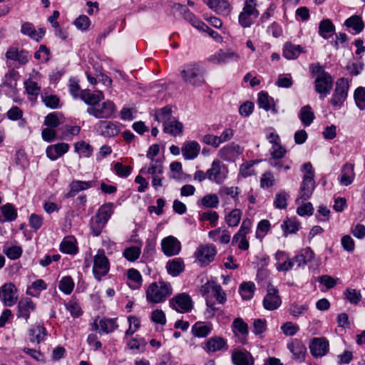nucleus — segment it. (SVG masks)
I'll return each mask as SVG.
<instances>
[{"instance_id":"f257e3e1","label":"nucleus","mask_w":365,"mask_h":365,"mask_svg":"<svg viewBox=\"0 0 365 365\" xmlns=\"http://www.w3.org/2000/svg\"><path fill=\"white\" fill-rule=\"evenodd\" d=\"M205 70L200 63L190 62L185 64L180 70V76L184 82L195 87L205 84Z\"/></svg>"},{"instance_id":"f03ea898","label":"nucleus","mask_w":365,"mask_h":365,"mask_svg":"<svg viewBox=\"0 0 365 365\" xmlns=\"http://www.w3.org/2000/svg\"><path fill=\"white\" fill-rule=\"evenodd\" d=\"M173 293L170 283L158 281L151 283L146 289V299L148 302L158 304L165 302Z\"/></svg>"},{"instance_id":"7ed1b4c3","label":"nucleus","mask_w":365,"mask_h":365,"mask_svg":"<svg viewBox=\"0 0 365 365\" xmlns=\"http://www.w3.org/2000/svg\"><path fill=\"white\" fill-rule=\"evenodd\" d=\"M110 262L103 250H98L94 257L93 273L96 280L101 281L109 272Z\"/></svg>"},{"instance_id":"20e7f679","label":"nucleus","mask_w":365,"mask_h":365,"mask_svg":"<svg viewBox=\"0 0 365 365\" xmlns=\"http://www.w3.org/2000/svg\"><path fill=\"white\" fill-rule=\"evenodd\" d=\"M115 110V105L110 101L98 103L87 108V113L96 118H109L113 116Z\"/></svg>"},{"instance_id":"39448f33","label":"nucleus","mask_w":365,"mask_h":365,"mask_svg":"<svg viewBox=\"0 0 365 365\" xmlns=\"http://www.w3.org/2000/svg\"><path fill=\"white\" fill-rule=\"evenodd\" d=\"M170 307L180 313H187L191 311L193 303L191 297L186 293H180L170 299Z\"/></svg>"},{"instance_id":"423d86ee","label":"nucleus","mask_w":365,"mask_h":365,"mask_svg":"<svg viewBox=\"0 0 365 365\" xmlns=\"http://www.w3.org/2000/svg\"><path fill=\"white\" fill-rule=\"evenodd\" d=\"M227 168L219 160L212 162L211 168L207 170V178L217 184H221L226 179Z\"/></svg>"},{"instance_id":"0eeeda50","label":"nucleus","mask_w":365,"mask_h":365,"mask_svg":"<svg viewBox=\"0 0 365 365\" xmlns=\"http://www.w3.org/2000/svg\"><path fill=\"white\" fill-rule=\"evenodd\" d=\"M253 3L254 0L247 1L239 15V24L244 28L250 27L253 24V19L258 16V11Z\"/></svg>"},{"instance_id":"6e6552de","label":"nucleus","mask_w":365,"mask_h":365,"mask_svg":"<svg viewBox=\"0 0 365 365\" xmlns=\"http://www.w3.org/2000/svg\"><path fill=\"white\" fill-rule=\"evenodd\" d=\"M349 90L348 81L344 78H340L336 83V88L331 99L333 106H341L347 97Z\"/></svg>"},{"instance_id":"1a4fd4ad","label":"nucleus","mask_w":365,"mask_h":365,"mask_svg":"<svg viewBox=\"0 0 365 365\" xmlns=\"http://www.w3.org/2000/svg\"><path fill=\"white\" fill-rule=\"evenodd\" d=\"M0 300L6 307H12L18 300L17 289L12 283H6L0 287Z\"/></svg>"},{"instance_id":"9d476101","label":"nucleus","mask_w":365,"mask_h":365,"mask_svg":"<svg viewBox=\"0 0 365 365\" xmlns=\"http://www.w3.org/2000/svg\"><path fill=\"white\" fill-rule=\"evenodd\" d=\"M333 86V78L329 73H323L317 76L314 81V88L320 94V98L324 99L329 93Z\"/></svg>"},{"instance_id":"9b49d317","label":"nucleus","mask_w":365,"mask_h":365,"mask_svg":"<svg viewBox=\"0 0 365 365\" xmlns=\"http://www.w3.org/2000/svg\"><path fill=\"white\" fill-rule=\"evenodd\" d=\"M282 304L277 289L272 285L268 286L267 293L263 299V306L267 310H275Z\"/></svg>"},{"instance_id":"f8f14e48","label":"nucleus","mask_w":365,"mask_h":365,"mask_svg":"<svg viewBox=\"0 0 365 365\" xmlns=\"http://www.w3.org/2000/svg\"><path fill=\"white\" fill-rule=\"evenodd\" d=\"M161 247L163 253L168 257L178 255L181 250L180 241L173 236H168L162 240Z\"/></svg>"},{"instance_id":"ddd939ff","label":"nucleus","mask_w":365,"mask_h":365,"mask_svg":"<svg viewBox=\"0 0 365 365\" xmlns=\"http://www.w3.org/2000/svg\"><path fill=\"white\" fill-rule=\"evenodd\" d=\"M242 153V148L235 143L224 146L218 152V156L225 161H235Z\"/></svg>"},{"instance_id":"4468645a","label":"nucleus","mask_w":365,"mask_h":365,"mask_svg":"<svg viewBox=\"0 0 365 365\" xmlns=\"http://www.w3.org/2000/svg\"><path fill=\"white\" fill-rule=\"evenodd\" d=\"M36 309V304L29 297L22 298L19 300L17 305V318H23L28 322L30 314Z\"/></svg>"},{"instance_id":"2eb2a0df","label":"nucleus","mask_w":365,"mask_h":365,"mask_svg":"<svg viewBox=\"0 0 365 365\" xmlns=\"http://www.w3.org/2000/svg\"><path fill=\"white\" fill-rule=\"evenodd\" d=\"M216 254L217 251L213 245L202 246L195 252L197 259L205 265L213 261Z\"/></svg>"},{"instance_id":"dca6fc26","label":"nucleus","mask_w":365,"mask_h":365,"mask_svg":"<svg viewBox=\"0 0 365 365\" xmlns=\"http://www.w3.org/2000/svg\"><path fill=\"white\" fill-rule=\"evenodd\" d=\"M5 56L7 60L18 62L20 66L26 65L30 58L29 52L25 50H19L15 47H10L6 52Z\"/></svg>"},{"instance_id":"f3484780","label":"nucleus","mask_w":365,"mask_h":365,"mask_svg":"<svg viewBox=\"0 0 365 365\" xmlns=\"http://www.w3.org/2000/svg\"><path fill=\"white\" fill-rule=\"evenodd\" d=\"M240 56L231 50H220L209 57V61L215 64L226 63L231 60L238 61Z\"/></svg>"},{"instance_id":"a211bd4d","label":"nucleus","mask_w":365,"mask_h":365,"mask_svg":"<svg viewBox=\"0 0 365 365\" xmlns=\"http://www.w3.org/2000/svg\"><path fill=\"white\" fill-rule=\"evenodd\" d=\"M315 187V181L314 179L309 177H303V180L302 182L300 190H299V195L297 199V202L299 200H307L309 199L313 193V191Z\"/></svg>"},{"instance_id":"6ab92c4d","label":"nucleus","mask_w":365,"mask_h":365,"mask_svg":"<svg viewBox=\"0 0 365 365\" xmlns=\"http://www.w3.org/2000/svg\"><path fill=\"white\" fill-rule=\"evenodd\" d=\"M69 149V145L65 143H60L47 147L46 153L47 157L51 160H56Z\"/></svg>"},{"instance_id":"aec40b11","label":"nucleus","mask_w":365,"mask_h":365,"mask_svg":"<svg viewBox=\"0 0 365 365\" xmlns=\"http://www.w3.org/2000/svg\"><path fill=\"white\" fill-rule=\"evenodd\" d=\"M207 6L218 14L228 15L230 11V4L225 0H203Z\"/></svg>"},{"instance_id":"412c9836","label":"nucleus","mask_w":365,"mask_h":365,"mask_svg":"<svg viewBox=\"0 0 365 365\" xmlns=\"http://www.w3.org/2000/svg\"><path fill=\"white\" fill-rule=\"evenodd\" d=\"M232 361L235 365H254V359L247 351L235 350L232 354Z\"/></svg>"},{"instance_id":"4be33fe9","label":"nucleus","mask_w":365,"mask_h":365,"mask_svg":"<svg viewBox=\"0 0 365 365\" xmlns=\"http://www.w3.org/2000/svg\"><path fill=\"white\" fill-rule=\"evenodd\" d=\"M21 32L22 34L29 36L36 41H39L45 34V29L41 28L36 31L31 23L25 22L21 25Z\"/></svg>"},{"instance_id":"5701e85b","label":"nucleus","mask_w":365,"mask_h":365,"mask_svg":"<svg viewBox=\"0 0 365 365\" xmlns=\"http://www.w3.org/2000/svg\"><path fill=\"white\" fill-rule=\"evenodd\" d=\"M98 130L104 137H115L119 132V127L111 121L101 120L98 123Z\"/></svg>"},{"instance_id":"b1692460","label":"nucleus","mask_w":365,"mask_h":365,"mask_svg":"<svg viewBox=\"0 0 365 365\" xmlns=\"http://www.w3.org/2000/svg\"><path fill=\"white\" fill-rule=\"evenodd\" d=\"M354 169V165L351 163H346L343 165L341 177L339 178V183L341 185L348 186L352 183L355 178Z\"/></svg>"},{"instance_id":"393cba45","label":"nucleus","mask_w":365,"mask_h":365,"mask_svg":"<svg viewBox=\"0 0 365 365\" xmlns=\"http://www.w3.org/2000/svg\"><path fill=\"white\" fill-rule=\"evenodd\" d=\"M257 103L259 108L267 111L271 110L273 113H277L274 98L266 92L261 91L258 93Z\"/></svg>"},{"instance_id":"a878e982","label":"nucleus","mask_w":365,"mask_h":365,"mask_svg":"<svg viewBox=\"0 0 365 365\" xmlns=\"http://www.w3.org/2000/svg\"><path fill=\"white\" fill-rule=\"evenodd\" d=\"M91 326L93 330H98L100 327V331L105 334L112 332L118 327L115 319H103L98 323L96 319Z\"/></svg>"},{"instance_id":"bb28decb","label":"nucleus","mask_w":365,"mask_h":365,"mask_svg":"<svg viewBox=\"0 0 365 365\" xmlns=\"http://www.w3.org/2000/svg\"><path fill=\"white\" fill-rule=\"evenodd\" d=\"M200 150V146L197 141H190L185 143L182 148V155L186 160H192L195 158Z\"/></svg>"},{"instance_id":"cd10ccee","label":"nucleus","mask_w":365,"mask_h":365,"mask_svg":"<svg viewBox=\"0 0 365 365\" xmlns=\"http://www.w3.org/2000/svg\"><path fill=\"white\" fill-rule=\"evenodd\" d=\"M94 184L93 181L73 180L71 182L70 190L66 194V197H74L80 191L85 190L91 187Z\"/></svg>"},{"instance_id":"c85d7f7f","label":"nucleus","mask_w":365,"mask_h":365,"mask_svg":"<svg viewBox=\"0 0 365 365\" xmlns=\"http://www.w3.org/2000/svg\"><path fill=\"white\" fill-rule=\"evenodd\" d=\"M304 52V48L299 45H294L291 42H287L284 45L283 56L288 60L296 59L300 53Z\"/></svg>"},{"instance_id":"c756f323","label":"nucleus","mask_w":365,"mask_h":365,"mask_svg":"<svg viewBox=\"0 0 365 365\" xmlns=\"http://www.w3.org/2000/svg\"><path fill=\"white\" fill-rule=\"evenodd\" d=\"M163 131L172 136L182 135L183 132V125L179 120L173 118L163 125Z\"/></svg>"},{"instance_id":"7c9ffc66","label":"nucleus","mask_w":365,"mask_h":365,"mask_svg":"<svg viewBox=\"0 0 365 365\" xmlns=\"http://www.w3.org/2000/svg\"><path fill=\"white\" fill-rule=\"evenodd\" d=\"M166 269L169 274L177 277L185 269V264L182 259L174 258L169 260L166 264Z\"/></svg>"},{"instance_id":"2f4dec72","label":"nucleus","mask_w":365,"mask_h":365,"mask_svg":"<svg viewBox=\"0 0 365 365\" xmlns=\"http://www.w3.org/2000/svg\"><path fill=\"white\" fill-rule=\"evenodd\" d=\"M212 327L210 323L196 322L192 327V334L198 338L206 337L212 331Z\"/></svg>"},{"instance_id":"473e14b6","label":"nucleus","mask_w":365,"mask_h":365,"mask_svg":"<svg viewBox=\"0 0 365 365\" xmlns=\"http://www.w3.org/2000/svg\"><path fill=\"white\" fill-rule=\"evenodd\" d=\"M314 257V252L309 247L302 249L294 258L298 267L304 266L310 262Z\"/></svg>"},{"instance_id":"72a5a7b5","label":"nucleus","mask_w":365,"mask_h":365,"mask_svg":"<svg viewBox=\"0 0 365 365\" xmlns=\"http://www.w3.org/2000/svg\"><path fill=\"white\" fill-rule=\"evenodd\" d=\"M60 250L66 254H76L78 251L76 239L71 236L64 237L60 245Z\"/></svg>"},{"instance_id":"f704fd0d","label":"nucleus","mask_w":365,"mask_h":365,"mask_svg":"<svg viewBox=\"0 0 365 365\" xmlns=\"http://www.w3.org/2000/svg\"><path fill=\"white\" fill-rule=\"evenodd\" d=\"M163 165L160 160L150 161V165L148 168L143 167L140 170V173L149 174L151 175L152 177L163 175Z\"/></svg>"},{"instance_id":"c9c22d12","label":"nucleus","mask_w":365,"mask_h":365,"mask_svg":"<svg viewBox=\"0 0 365 365\" xmlns=\"http://www.w3.org/2000/svg\"><path fill=\"white\" fill-rule=\"evenodd\" d=\"M299 118L304 126H309L312 123L315 115L309 105L302 107L299 113Z\"/></svg>"},{"instance_id":"e433bc0d","label":"nucleus","mask_w":365,"mask_h":365,"mask_svg":"<svg viewBox=\"0 0 365 365\" xmlns=\"http://www.w3.org/2000/svg\"><path fill=\"white\" fill-rule=\"evenodd\" d=\"M47 332L46 329L40 325L33 326L29 329L30 340L31 342H41L46 340Z\"/></svg>"},{"instance_id":"4c0bfd02","label":"nucleus","mask_w":365,"mask_h":365,"mask_svg":"<svg viewBox=\"0 0 365 365\" xmlns=\"http://www.w3.org/2000/svg\"><path fill=\"white\" fill-rule=\"evenodd\" d=\"M232 329L235 335L240 336L242 339H245L248 334V325L241 318H237L233 321Z\"/></svg>"},{"instance_id":"58836bf2","label":"nucleus","mask_w":365,"mask_h":365,"mask_svg":"<svg viewBox=\"0 0 365 365\" xmlns=\"http://www.w3.org/2000/svg\"><path fill=\"white\" fill-rule=\"evenodd\" d=\"M335 29L334 25L329 19L322 20L319 26V34L324 38H329Z\"/></svg>"},{"instance_id":"ea45409f","label":"nucleus","mask_w":365,"mask_h":365,"mask_svg":"<svg viewBox=\"0 0 365 365\" xmlns=\"http://www.w3.org/2000/svg\"><path fill=\"white\" fill-rule=\"evenodd\" d=\"M106 224L107 222L106 221L96 214L90 221V227L93 235H100Z\"/></svg>"},{"instance_id":"a19ab883","label":"nucleus","mask_w":365,"mask_h":365,"mask_svg":"<svg viewBox=\"0 0 365 365\" xmlns=\"http://www.w3.org/2000/svg\"><path fill=\"white\" fill-rule=\"evenodd\" d=\"M344 24L348 28H351L354 30L356 34L361 32L364 28V24L361 18L356 15L347 19Z\"/></svg>"},{"instance_id":"79ce46f5","label":"nucleus","mask_w":365,"mask_h":365,"mask_svg":"<svg viewBox=\"0 0 365 365\" xmlns=\"http://www.w3.org/2000/svg\"><path fill=\"white\" fill-rule=\"evenodd\" d=\"M81 98L89 107H92L100 103V101L104 98V96L102 92H98V94L83 92Z\"/></svg>"},{"instance_id":"37998d69","label":"nucleus","mask_w":365,"mask_h":365,"mask_svg":"<svg viewBox=\"0 0 365 365\" xmlns=\"http://www.w3.org/2000/svg\"><path fill=\"white\" fill-rule=\"evenodd\" d=\"M288 349L293 354L294 359L300 361L304 360L307 348L304 344H288Z\"/></svg>"},{"instance_id":"c03bdc74","label":"nucleus","mask_w":365,"mask_h":365,"mask_svg":"<svg viewBox=\"0 0 365 365\" xmlns=\"http://www.w3.org/2000/svg\"><path fill=\"white\" fill-rule=\"evenodd\" d=\"M255 285L252 282H243L240 284L239 292L243 299H250L254 295Z\"/></svg>"},{"instance_id":"a18cd8bd","label":"nucleus","mask_w":365,"mask_h":365,"mask_svg":"<svg viewBox=\"0 0 365 365\" xmlns=\"http://www.w3.org/2000/svg\"><path fill=\"white\" fill-rule=\"evenodd\" d=\"M128 278L130 281L129 286L133 289H138L141 286L142 276L137 269H130L128 271Z\"/></svg>"},{"instance_id":"49530a36","label":"nucleus","mask_w":365,"mask_h":365,"mask_svg":"<svg viewBox=\"0 0 365 365\" xmlns=\"http://www.w3.org/2000/svg\"><path fill=\"white\" fill-rule=\"evenodd\" d=\"M155 119L163 123H166L172 119V108L170 106H165L155 112Z\"/></svg>"},{"instance_id":"de8ad7c7","label":"nucleus","mask_w":365,"mask_h":365,"mask_svg":"<svg viewBox=\"0 0 365 365\" xmlns=\"http://www.w3.org/2000/svg\"><path fill=\"white\" fill-rule=\"evenodd\" d=\"M113 207L114 204L113 202L105 203L99 207L96 215L108 222L111 215L113 214Z\"/></svg>"},{"instance_id":"09e8293b","label":"nucleus","mask_w":365,"mask_h":365,"mask_svg":"<svg viewBox=\"0 0 365 365\" xmlns=\"http://www.w3.org/2000/svg\"><path fill=\"white\" fill-rule=\"evenodd\" d=\"M75 287V283L70 276H65L61 278L58 283V289L65 294H70Z\"/></svg>"},{"instance_id":"8fccbe9b","label":"nucleus","mask_w":365,"mask_h":365,"mask_svg":"<svg viewBox=\"0 0 365 365\" xmlns=\"http://www.w3.org/2000/svg\"><path fill=\"white\" fill-rule=\"evenodd\" d=\"M0 211L6 221L11 222L17 217L16 209L11 203H6L1 207Z\"/></svg>"},{"instance_id":"3c124183","label":"nucleus","mask_w":365,"mask_h":365,"mask_svg":"<svg viewBox=\"0 0 365 365\" xmlns=\"http://www.w3.org/2000/svg\"><path fill=\"white\" fill-rule=\"evenodd\" d=\"M26 91L28 93L29 98L34 100L37 98L41 91V86L38 83L31 80H27L24 82Z\"/></svg>"},{"instance_id":"603ef678","label":"nucleus","mask_w":365,"mask_h":365,"mask_svg":"<svg viewBox=\"0 0 365 365\" xmlns=\"http://www.w3.org/2000/svg\"><path fill=\"white\" fill-rule=\"evenodd\" d=\"M329 344H309L311 354L314 357L324 356L329 351Z\"/></svg>"},{"instance_id":"864d4df0","label":"nucleus","mask_w":365,"mask_h":365,"mask_svg":"<svg viewBox=\"0 0 365 365\" xmlns=\"http://www.w3.org/2000/svg\"><path fill=\"white\" fill-rule=\"evenodd\" d=\"M242 211L240 209L232 210L227 215L225 216V222L230 227H236L240 223Z\"/></svg>"},{"instance_id":"5fc2aeb1","label":"nucleus","mask_w":365,"mask_h":365,"mask_svg":"<svg viewBox=\"0 0 365 365\" xmlns=\"http://www.w3.org/2000/svg\"><path fill=\"white\" fill-rule=\"evenodd\" d=\"M141 254V249L137 246H131L124 250L123 255L130 262L136 261Z\"/></svg>"},{"instance_id":"6e6d98bb","label":"nucleus","mask_w":365,"mask_h":365,"mask_svg":"<svg viewBox=\"0 0 365 365\" xmlns=\"http://www.w3.org/2000/svg\"><path fill=\"white\" fill-rule=\"evenodd\" d=\"M200 204L205 207L217 208L219 205V198L215 194H208L201 199Z\"/></svg>"},{"instance_id":"4d7b16f0","label":"nucleus","mask_w":365,"mask_h":365,"mask_svg":"<svg viewBox=\"0 0 365 365\" xmlns=\"http://www.w3.org/2000/svg\"><path fill=\"white\" fill-rule=\"evenodd\" d=\"M251 221L249 219H245L242 221L239 231L234 235L232 243L235 245L242 235L246 236L250 231Z\"/></svg>"},{"instance_id":"13d9d810","label":"nucleus","mask_w":365,"mask_h":365,"mask_svg":"<svg viewBox=\"0 0 365 365\" xmlns=\"http://www.w3.org/2000/svg\"><path fill=\"white\" fill-rule=\"evenodd\" d=\"M344 294L345 298L353 304H357L359 303L362 298L359 291L351 288H347L344 291Z\"/></svg>"},{"instance_id":"bf43d9fd","label":"nucleus","mask_w":365,"mask_h":365,"mask_svg":"<svg viewBox=\"0 0 365 365\" xmlns=\"http://www.w3.org/2000/svg\"><path fill=\"white\" fill-rule=\"evenodd\" d=\"M281 227L283 230L284 235L288 233H295L299 230V224L295 219H288L284 221Z\"/></svg>"},{"instance_id":"052dcab7","label":"nucleus","mask_w":365,"mask_h":365,"mask_svg":"<svg viewBox=\"0 0 365 365\" xmlns=\"http://www.w3.org/2000/svg\"><path fill=\"white\" fill-rule=\"evenodd\" d=\"M257 163L255 160L247 161L240 165V175L243 178H247L255 174L253 166Z\"/></svg>"},{"instance_id":"680f3d73","label":"nucleus","mask_w":365,"mask_h":365,"mask_svg":"<svg viewBox=\"0 0 365 365\" xmlns=\"http://www.w3.org/2000/svg\"><path fill=\"white\" fill-rule=\"evenodd\" d=\"M354 100L360 110L365 109V88L359 87L355 90Z\"/></svg>"},{"instance_id":"e2e57ef3","label":"nucleus","mask_w":365,"mask_h":365,"mask_svg":"<svg viewBox=\"0 0 365 365\" xmlns=\"http://www.w3.org/2000/svg\"><path fill=\"white\" fill-rule=\"evenodd\" d=\"M288 194L285 191H280L276 194L274 205L278 209H285L287 206Z\"/></svg>"},{"instance_id":"0e129e2a","label":"nucleus","mask_w":365,"mask_h":365,"mask_svg":"<svg viewBox=\"0 0 365 365\" xmlns=\"http://www.w3.org/2000/svg\"><path fill=\"white\" fill-rule=\"evenodd\" d=\"M308 309H309V306L307 304L299 305L297 303H293L289 307V312L292 316H293L294 317H297L306 313L307 312Z\"/></svg>"},{"instance_id":"69168bd1","label":"nucleus","mask_w":365,"mask_h":365,"mask_svg":"<svg viewBox=\"0 0 365 365\" xmlns=\"http://www.w3.org/2000/svg\"><path fill=\"white\" fill-rule=\"evenodd\" d=\"M75 149L83 157H89L93 151L92 147L84 141L76 143L75 145Z\"/></svg>"},{"instance_id":"338daca9","label":"nucleus","mask_w":365,"mask_h":365,"mask_svg":"<svg viewBox=\"0 0 365 365\" xmlns=\"http://www.w3.org/2000/svg\"><path fill=\"white\" fill-rule=\"evenodd\" d=\"M274 176L270 171L264 173L261 177L260 186L262 188H269L274 185Z\"/></svg>"},{"instance_id":"774afa93","label":"nucleus","mask_w":365,"mask_h":365,"mask_svg":"<svg viewBox=\"0 0 365 365\" xmlns=\"http://www.w3.org/2000/svg\"><path fill=\"white\" fill-rule=\"evenodd\" d=\"M114 170L119 177L126 178L130 174L132 167L123 165L121 163L117 162L114 164Z\"/></svg>"}]
</instances>
